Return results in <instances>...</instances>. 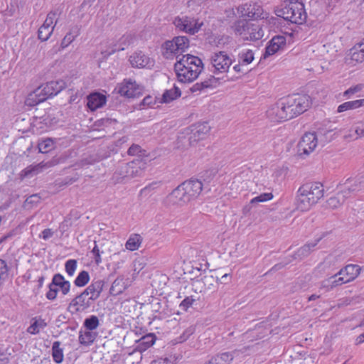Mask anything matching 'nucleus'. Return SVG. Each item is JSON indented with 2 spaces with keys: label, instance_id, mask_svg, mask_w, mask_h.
I'll use <instances>...</instances> for the list:
<instances>
[{
  "label": "nucleus",
  "instance_id": "64",
  "mask_svg": "<svg viewBox=\"0 0 364 364\" xmlns=\"http://www.w3.org/2000/svg\"><path fill=\"white\" fill-rule=\"evenodd\" d=\"M154 103H155L154 99L151 96H150V95H148V96L145 97L143 99L142 102H141V104L144 106H145V105L150 106V105H153Z\"/></svg>",
  "mask_w": 364,
  "mask_h": 364
},
{
  "label": "nucleus",
  "instance_id": "13",
  "mask_svg": "<svg viewBox=\"0 0 364 364\" xmlns=\"http://www.w3.org/2000/svg\"><path fill=\"white\" fill-rule=\"evenodd\" d=\"M318 144L317 136L314 132L304 134L297 144V154L305 157L311 153Z\"/></svg>",
  "mask_w": 364,
  "mask_h": 364
},
{
  "label": "nucleus",
  "instance_id": "12",
  "mask_svg": "<svg viewBox=\"0 0 364 364\" xmlns=\"http://www.w3.org/2000/svg\"><path fill=\"white\" fill-rule=\"evenodd\" d=\"M189 47V39L186 36H176L171 41H167L164 43L166 54L177 55L176 58L179 59L181 54L184 53Z\"/></svg>",
  "mask_w": 364,
  "mask_h": 364
},
{
  "label": "nucleus",
  "instance_id": "52",
  "mask_svg": "<svg viewBox=\"0 0 364 364\" xmlns=\"http://www.w3.org/2000/svg\"><path fill=\"white\" fill-rule=\"evenodd\" d=\"M351 60L357 63L364 61V54L361 51L355 50V46L351 50Z\"/></svg>",
  "mask_w": 364,
  "mask_h": 364
},
{
  "label": "nucleus",
  "instance_id": "59",
  "mask_svg": "<svg viewBox=\"0 0 364 364\" xmlns=\"http://www.w3.org/2000/svg\"><path fill=\"white\" fill-rule=\"evenodd\" d=\"M292 261V259H288L287 261H284V262H282L280 263H278V264H276L275 265H274L271 269L269 270V272H276V271H278L281 269H282L284 267H285L287 264H289V262H291Z\"/></svg>",
  "mask_w": 364,
  "mask_h": 364
},
{
  "label": "nucleus",
  "instance_id": "11",
  "mask_svg": "<svg viewBox=\"0 0 364 364\" xmlns=\"http://www.w3.org/2000/svg\"><path fill=\"white\" fill-rule=\"evenodd\" d=\"M240 16L251 19L267 18V13H264L262 7L257 3H245L237 8Z\"/></svg>",
  "mask_w": 364,
  "mask_h": 364
},
{
  "label": "nucleus",
  "instance_id": "27",
  "mask_svg": "<svg viewBox=\"0 0 364 364\" xmlns=\"http://www.w3.org/2000/svg\"><path fill=\"white\" fill-rule=\"evenodd\" d=\"M348 198H349L345 192L340 188V191L336 195L326 200V205L331 209H336L341 207Z\"/></svg>",
  "mask_w": 364,
  "mask_h": 364
},
{
  "label": "nucleus",
  "instance_id": "61",
  "mask_svg": "<svg viewBox=\"0 0 364 364\" xmlns=\"http://www.w3.org/2000/svg\"><path fill=\"white\" fill-rule=\"evenodd\" d=\"M124 50V47H120V46L117 47V45H114V47L112 48L111 50L102 51V53L106 56V55H109L116 51H119V50Z\"/></svg>",
  "mask_w": 364,
  "mask_h": 364
},
{
  "label": "nucleus",
  "instance_id": "43",
  "mask_svg": "<svg viewBox=\"0 0 364 364\" xmlns=\"http://www.w3.org/2000/svg\"><path fill=\"white\" fill-rule=\"evenodd\" d=\"M100 325V321L97 316L92 315L86 318L83 322V326L86 330L93 331L97 328Z\"/></svg>",
  "mask_w": 364,
  "mask_h": 364
},
{
  "label": "nucleus",
  "instance_id": "16",
  "mask_svg": "<svg viewBox=\"0 0 364 364\" xmlns=\"http://www.w3.org/2000/svg\"><path fill=\"white\" fill-rule=\"evenodd\" d=\"M88 296L83 290L70 301L68 311L72 314H77L88 309L93 304V301L90 300Z\"/></svg>",
  "mask_w": 364,
  "mask_h": 364
},
{
  "label": "nucleus",
  "instance_id": "31",
  "mask_svg": "<svg viewBox=\"0 0 364 364\" xmlns=\"http://www.w3.org/2000/svg\"><path fill=\"white\" fill-rule=\"evenodd\" d=\"M46 326L47 323L44 319L41 317H34L31 321V325L27 328V332L31 334L36 335L38 334L41 330L46 328Z\"/></svg>",
  "mask_w": 364,
  "mask_h": 364
},
{
  "label": "nucleus",
  "instance_id": "36",
  "mask_svg": "<svg viewBox=\"0 0 364 364\" xmlns=\"http://www.w3.org/2000/svg\"><path fill=\"white\" fill-rule=\"evenodd\" d=\"M142 242V237L139 234L132 235L125 244V247L130 251L139 249Z\"/></svg>",
  "mask_w": 364,
  "mask_h": 364
},
{
  "label": "nucleus",
  "instance_id": "17",
  "mask_svg": "<svg viewBox=\"0 0 364 364\" xmlns=\"http://www.w3.org/2000/svg\"><path fill=\"white\" fill-rule=\"evenodd\" d=\"M210 63L214 68V73H226L232 63V60L225 52L220 51L212 55Z\"/></svg>",
  "mask_w": 364,
  "mask_h": 364
},
{
  "label": "nucleus",
  "instance_id": "9",
  "mask_svg": "<svg viewBox=\"0 0 364 364\" xmlns=\"http://www.w3.org/2000/svg\"><path fill=\"white\" fill-rule=\"evenodd\" d=\"M287 108L291 109L293 118L304 113L309 107V97L306 95L296 94L284 98Z\"/></svg>",
  "mask_w": 364,
  "mask_h": 364
},
{
  "label": "nucleus",
  "instance_id": "38",
  "mask_svg": "<svg viewBox=\"0 0 364 364\" xmlns=\"http://www.w3.org/2000/svg\"><path fill=\"white\" fill-rule=\"evenodd\" d=\"M254 58V53L250 49L243 50L238 54V62L245 65H247L251 63Z\"/></svg>",
  "mask_w": 364,
  "mask_h": 364
},
{
  "label": "nucleus",
  "instance_id": "22",
  "mask_svg": "<svg viewBox=\"0 0 364 364\" xmlns=\"http://www.w3.org/2000/svg\"><path fill=\"white\" fill-rule=\"evenodd\" d=\"M105 284V282L103 279H93L84 291L90 295V299L95 301L100 296Z\"/></svg>",
  "mask_w": 364,
  "mask_h": 364
},
{
  "label": "nucleus",
  "instance_id": "7",
  "mask_svg": "<svg viewBox=\"0 0 364 364\" xmlns=\"http://www.w3.org/2000/svg\"><path fill=\"white\" fill-rule=\"evenodd\" d=\"M361 267L357 264H348L341 269L337 274L331 277L326 282L331 288L354 280L360 273Z\"/></svg>",
  "mask_w": 364,
  "mask_h": 364
},
{
  "label": "nucleus",
  "instance_id": "30",
  "mask_svg": "<svg viewBox=\"0 0 364 364\" xmlns=\"http://www.w3.org/2000/svg\"><path fill=\"white\" fill-rule=\"evenodd\" d=\"M234 358L231 352H225L212 357L206 364H230Z\"/></svg>",
  "mask_w": 364,
  "mask_h": 364
},
{
  "label": "nucleus",
  "instance_id": "21",
  "mask_svg": "<svg viewBox=\"0 0 364 364\" xmlns=\"http://www.w3.org/2000/svg\"><path fill=\"white\" fill-rule=\"evenodd\" d=\"M286 46V38L284 36H276L268 43L265 48V52L262 55V58L265 59L270 55H274L280 49Z\"/></svg>",
  "mask_w": 364,
  "mask_h": 364
},
{
  "label": "nucleus",
  "instance_id": "15",
  "mask_svg": "<svg viewBox=\"0 0 364 364\" xmlns=\"http://www.w3.org/2000/svg\"><path fill=\"white\" fill-rule=\"evenodd\" d=\"M338 186L348 198L355 196L364 189V173L358 175L354 178H349L344 183H340Z\"/></svg>",
  "mask_w": 364,
  "mask_h": 364
},
{
  "label": "nucleus",
  "instance_id": "47",
  "mask_svg": "<svg viewBox=\"0 0 364 364\" xmlns=\"http://www.w3.org/2000/svg\"><path fill=\"white\" fill-rule=\"evenodd\" d=\"M41 200V197L38 194H33L24 200V208H32L36 205Z\"/></svg>",
  "mask_w": 364,
  "mask_h": 364
},
{
  "label": "nucleus",
  "instance_id": "29",
  "mask_svg": "<svg viewBox=\"0 0 364 364\" xmlns=\"http://www.w3.org/2000/svg\"><path fill=\"white\" fill-rule=\"evenodd\" d=\"M155 336L153 333H149L142 336L137 341V346L135 350L139 352H144L151 347L155 343Z\"/></svg>",
  "mask_w": 364,
  "mask_h": 364
},
{
  "label": "nucleus",
  "instance_id": "5",
  "mask_svg": "<svg viewBox=\"0 0 364 364\" xmlns=\"http://www.w3.org/2000/svg\"><path fill=\"white\" fill-rule=\"evenodd\" d=\"M232 28L235 34L245 41H257L264 36V31L259 24L249 22L246 19L236 21Z\"/></svg>",
  "mask_w": 364,
  "mask_h": 364
},
{
  "label": "nucleus",
  "instance_id": "20",
  "mask_svg": "<svg viewBox=\"0 0 364 364\" xmlns=\"http://www.w3.org/2000/svg\"><path fill=\"white\" fill-rule=\"evenodd\" d=\"M142 89L131 79L124 80L118 87V93L128 98L136 97L141 94Z\"/></svg>",
  "mask_w": 364,
  "mask_h": 364
},
{
  "label": "nucleus",
  "instance_id": "35",
  "mask_svg": "<svg viewBox=\"0 0 364 364\" xmlns=\"http://www.w3.org/2000/svg\"><path fill=\"white\" fill-rule=\"evenodd\" d=\"M54 165L53 161H48L46 163L41 162L38 165L31 167L28 166L26 169H24V178L28 177V176H33L37 174L42 168H50Z\"/></svg>",
  "mask_w": 364,
  "mask_h": 364
},
{
  "label": "nucleus",
  "instance_id": "48",
  "mask_svg": "<svg viewBox=\"0 0 364 364\" xmlns=\"http://www.w3.org/2000/svg\"><path fill=\"white\" fill-rule=\"evenodd\" d=\"M255 346H247L240 349H235L231 352L232 354L235 355V358L240 356V355H250L252 352H254Z\"/></svg>",
  "mask_w": 364,
  "mask_h": 364
},
{
  "label": "nucleus",
  "instance_id": "24",
  "mask_svg": "<svg viewBox=\"0 0 364 364\" xmlns=\"http://www.w3.org/2000/svg\"><path fill=\"white\" fill-rule=\"evenodd\" d=\"M129 286V279L120 275L113 282L109 289V294L117 296L122 294Z\"/></svg>",
  "mask_w": 364,
  "mask_h": 364
},
{
  "label": "nucleus",
  "instance_id": "56",
  "mask_svg": "<svg viewBox=\"0 0 364 364\" xmlns=\"http://www.w3.org/2000/svg\"><path fill=\"white\" fill-rule=\"evenodd\" d=\"M363 85H357L354 87H351L347 90L345 91L343 95L344 96H349L350 95H353L354 93L360 92L363 89Z\"/></svg>",
  "mask_w": 364,
  "mask_h": 364
},
{
  "label": "nucleus",
  "instance_id": "42",
  "mask_svg": "<svg viewBox=\"0 0 364 364\" xmlns=\"http://www.w3.org/2000/svg\"><path fill=\"white\" fill-rule=\"evenodd\" d=\"M60 343L55 341L52 346V355L53 360L57 363H60L63 360V349L60 348Z\"/></svg>",
  "mask_w": 364,
  "mask_h": 364
},
{
  "label": "nucleus",
  "instance_id": "6",
  "mask_svg": "<svg viewBox=\"0 0 364 364\" xmlns=\"http://www.w3.org/2000/svg\"><path fill=\"white\" fill-rule=\"evenodd\" d=\"M173 23L176 28L190 35L197 33L203 26V21L192 15L181 14L174 18Z\"/></svg>",
  "mask_w": 364,
  "mask_h": 364
},
{
  "label": "nucleus",
  "instance_id": "63",
  "mask_svg": "<svg viewBox=\"0 0 364 364\" xmlns=\"http://www.w3.org/2000/svg\"><path fill=\"white\" fill-rule=\"evenodd\" d=\"M53 233L54 232H53V231H52L51 229L47 228V229H45L42 232L41 236L43 240H46L49 239L50 237H51L53 235Z\"/></svg>",
  "mask_w": 364,
  "mask_h": 364
},
{
  "label": "nucleus",
  "instance_id": "41",
  "mask_svg": "<svg viewBox=\"0 0 364 364\" xmlns=\"http://www.w3.org/2000/svg\"><path fill=\"white\" fill-rule=\"evenodd\" d=\"M215 82V78L211 77L210 78L205 80L201 82H197L192 86L191 91L192 92H200L205 88H209L213 86V83Z\"/></svg>",
  "mask_w": 364,
  "mask_h": 364
},
{
  "label": "nucleus",
  "instance_id": "4",
  "mask_svg": "<svg viewBox=\"0 0 364 364\" xmlns=\"http://www.w3.org/2000/svg\"><path fill=\"white\" fill-rule=\"evenodd\" d=\"M280 1L281 4L274 9V13L278 17L296 24H302L306 22L307 15L301 1L298 0H280Z\"/></svg>",
  "mask_w": 364,
  "mask_h": 364
},
{
  "label": "nucleus",
  "instance_id": "10",
  "mask_svg": "<svg viewBox=\"0 0 364 364\" xmlns=\"http://www.w3.org/2000/svg\"><path fill=\"white\" fill-rule=\"evenodd\" d=\"M291 111V109L287 108L284 99H282L269 108L267 111V115L274 122L286 121L293 118Z\"/></svg>",
  "mask_w": 364,
  "mask_h": 364
},
{
  "label": "nucleus",
  "instance_id": "26",
  "mask_svg": "<svg viewBox=\"0 0 364 364\" xmlns=\"http://www.w3.org/2000/svg\"><path fill=\"white\" fill-rule=\"evenodd\" d=\"M210 130V127L208 122H203L195 125L192 129L191 141H199L205 138Z\"/></svg>",
  "mask_w": 364,
  "mask_h": 364
},
{
  "label": "nucleus",
  "instance_id": "32",
  "mask_svg": "<svg viewBox=\"0 0 364 364\" xmlns=\"http://www.w3.org/2000/svg\"><path fill=\"white\" fill-rule=\"evenodd\" d=\"M97 333L92 331L86 330L82 331V330L79 333V342L81 345L88 346L91 345L95 340Z\"/></svg>",
  "mask_w": 364,
  "mask_h": 364
},
{
  "label": "nucleus",
  "instance_id": "33",
  "mask_svg": "<svg viewBox=\"0 0 364 364\" xmlns=\"http://www.w3.org/2000/svg\"><path fill=\"white\" fill-rule=\"evenodd\" d=\"M80 27L75 25L70 28L69 32L65 35L61 42L63 47H67L75 38L80 35Z\"/></svg>",
  "mask_w": 364,
  "mask_h": 364
},
{
  "label": "nucleus",
  "instance_id": "34",
  "mask_svg": "<svg viewBox=\"0 0 364 364\" xmlns=\"http://www.w3.org/2000/svg\"><path fill=\"white\" fill-rule=\"evenodd\" d=\"M364 106V99L346 102L338 107L337 112L341 113L347 110L354 109Z\"/></svg>",
  "mask_w": 364,
  "mask_h": 364
},
{
  "label": "nucleus",
  "instance_id": "55",
  "mask_svg": "<svg viewBox=\"0 0 364 364\" xmlns=\"http://www.w3.org/2000/svg\"><path fill=\"white\" fill-rule=\"evenodd\" d=\"M53 286V285H51V283L48 285L49 290L46 294V298L48 300H51V301L56 299L58 291H59L58 289H52Z\"/></svg>",
  "mask_w": 364,
  "mask_h": 364
},
{
  "label": "nucleus",
  "instance_id": "23",
  "mask_svg": "<svg viewBox=\"0 0 364 364\" xmlns=\"http://www.w3.org/2000/svg\"><path fill=\"white\" fill-rule=\"evenodd\" d=\"M105 103L106 97L102 94L94 92L87 97V105L92 111H95L98 108L103 107Z\"/></svg>",
  "mask_w": 364,
  "mask_h": 364
},
{
  "label": "nucleus",
  "instance_id": "54",
  "mask_svg": "<svg viewBox=\"0 0 364 364\" xmlns=\"http://www.w3.org/2000/svg\"><path fill=\"white\" fill-rule=\"evenodd\" d=\"M194 332V328L191 326L185 330L183 333L179 337L178 342L182 343L186 341L191 335H192Z\"/></svg>",
  "mask_w": 364,
  "mask_h": 364
},
{
  "label": "nucleus",
  "instance_id": "18",
  "mask_svg": "<svg viewBox=\"0 0 364 364\" xmlns=\"http://www.w3.org/2000/svg\"><path fill=\"white\" fill-rule=\"evenodd\" d=\"M129 61L133 68L151 69L154 65V60L141 50L132 53Z\"/></svg>",
  "mask_w": 364,
  "mask_h": 364
},
{
  "label": "nucleus",
  "instance_id": "51",
  "mask_svg": "<svg viewBox=\"0 0 364 364\" xmlns=\"http://www.w3.org/2000/svg\"><path fill=\"white\" fill-rule=\"evenodd\" d=\"M196 301L193 296L186 297L180 304V308L183 311H187Z\"/></svg>",
  "mask_w": 364,
  "mask_h": 364
},
{
  "label": "nucleus",
  "instance_id": "60",
  "mask_svg": "<svg viewBox=\"0 0 364 364\" xmlns=\"http://www.w3.org/2000/svg\"><path fill=\"white\" fill-rule=\"evenodd\" d=\"M245 65L240 63L233 66V70L237 73H246L247 70L245 68Z\"/></svg>",
  "mask_w": 364,
  "mask_h": 364
},
{
  "label": "nucleus",
  "instance_id": "2",
  "mask_svg": "<svg viewBox=\"0 0 364 364\" xmlns=\"http://www.w3.org/2000/svg\"><path fill=\"white\" fill-rule=\"evenodd\" d=\"M323 184L318 182L307 183L298 190L296 206L301 211H307L323 197Z\"/></svg>",
  "mask_w": 364,
  "mask_h": 364
},
{
  "label": "nucleus",
  "instance_id": "49",
  "mask_svg": "<svg viewBox=\"0 0 364 364\" xmlns=\"http://www.w3.org/2000/svg\"><path fill=\"white\" fill-rule=\"evenodd\" d=\"M65 267L68 275L73 276L77 267V261L75 259L68 260L65 262Z\"/></svg>",
  "mask_w": 364,
  "mask_h": 364
},
{
  "label": "nucleus",
  "instance_id": "50",
  "mask_svg": "<svg viewBox=\"0 0 364 364\" xmlns=\"http://www.w3.org/2000/svg\"><path fill=\"white\" fill-rule=\"evenodd\" d=\"M355 136L350 135V137H353L355 139L364 136V122H360L356 124L355 127Z\"/></svg>",
  "mask_w": 364,
  "mask_h": 364
},
{
  "label": "nucleus",
  "instance_id": "25",
  "mask_svg": "<svg viewBox=\"0 0 364 364\" xmlns=\"http://www.w3.org/2000/svg\"><path fill=\"white\" fill-rule=\"evenodd\" d=\"M321 238L316 240L314 242H308L304 246L301 247L298 250L291 256L293 259L301 260L309 256L312 251L314 250L315 247L320 241Z\"/></svg>",
  "mask_w": 364,
  "mask_h": 364
},
{
  "label": "nucleus",
  "instance_id": "62",
  "mask_svg": "<svg viewBox=\"0 0 364 364\" xmlns=\"http://www.w3.org/2000/svg\"><path fill=\"white\" fill-rule=\"evenodd\" d=\"M217 281L220 284H228L231 281V275L225 274L220 278H217Z\"/></svg>",
  "mask_w": 364,
  "mask_h": 364
},
{
  "label": "nucleus",
  "instance_id": "14",
  "mask_svg": "<svg viewBox=\"0 0 364 364\" xmlns=\"http://www.w3.org/2000/svg\"><path fill=\"white\" fill-rule=\"evenodd\" d=\"M59 16L60 13L58 11L48 13L44 23L38 31V37L40 40L46 41L50 37Z\"/></svg>",
  "mask_w": 364,
  "mask_h": 364
},
{
  "label": "nucleus",
  "instance_id": "1",
  "mask_svg": "<svg viewBox=\"0 0 364 364\" xmlns=\"http://www.w3.org/2000/svg\"><path fill=\"white\" fill-rule=\"evenodd\" d=\"M203 69L202 60L197 56L187 54L183 55L174 65L178 81L191 82L195 80Z\"/></svg>",
  "mask_w": 364,
  "mask_h": 364
},
{
  "label": "nucleus",
  "instance_id": "19",
  "mask_svg": "<svg viewBox=\"0 0 364 364\" xmlns=\"http://www.w3.org/2000/svg\"><path fill=\"white\" fill-rule=\"evenodd\" d=\"M65 87L63 81H50L46 85L37 87V93H41L43 97L41 99H47L52 97L59 93Z\"/></svg>",
  "mask_w": 364,
  "mask_h": 364
},
{
  "label": "nucleus",
  "instance_id": "45",
  "mask_svg": "<svg viewBox=\"0 0 364 364\" xmlns=\"http://www.w3.org/2000/svg\"><path fill=\"white\" fill-rule=\"evenodd\" d=\"M273 198V194L272 193H264L260 194L259 196H257L255 198H253L250 200L251 205H256L259 203H263L267 202Z\"/></svg>",
  "mask_w": 364,
  "mask_h": 364
},
{
  "label": "nucleus",
  "instance_id": "44",
  "mask_svg": "<svg viewBox=\"0 0 364 364\" xmlns=\"http://www.w3.org/2000/svg\"><path fill=\"white\" fill-rule=\"evenodd\" d=\"M90 281V275L87 271H81L74 281L75 286L78 287H85Z\"/></svg>",
  "mask_w": 364,
  "mask_h": 364
},
{
  "label": "nucleus",
  "instance_id": "53",
  "mask_svg": "<svg viewBox=\"0 0 364 364\" xmlns=\"http://www.w3.org/2000/svg\"><path fill=\"white\" fill-rule=\"evenodd\" d=\"M176 359L171 358H159L151 362L150 364H176Z\"/></svg>",
  "mask_w": 364,
  "mask_h": 364
},
{
  "label": "nucleus",
  "instance_id": "40",
  "mask_svg": "<svg viewBox=\"0 0 364 364\" xmlns=\"http://www.w3.org/2000/svg\"><path fill=\"white\" fill-rule=\"evenodd\" d=\"M54 148V143L50 138H46L38 142L36 146L38 153H48Z\"/></svg>",
  "mask_w": 364,
  "mask_h": 364
},
{
  "label": "nucleus",
  "instance_id": "37",
  "mask_svg": "<svg viewBox=\"0 0 364 364\" xmlns=\"http://www.w3.org/2000/svg\"><path fill=\"white\" fill-rule=\"evenodd\" d=\"M43 97L41 93H37V88L33 90L32 92L29 93L26 100L24 101V104L26 105L32 107L36 105L41 102L45 101V99H41Z\"/></svg>",
  "mask_w": 364,
  "mask_h": 364
},
{
  "label": "nucleus",
  "instance_id": "28",
  "mask_svg": "<svg viewBox=\"0 0 364 364\" xmlns=\"http://www.w3.org/2000/svg\"><path fill=\"white\" fill-rule=\"evenodd\" d=\"M51 285L58 287L63 295H66L70 290V283L69 281L65 279L64 277L60 274H54Z\"/></svg>",
  "mask_w": 364,
  "mask_h": 364
},
{
  "label": "nucleus",
  "instance_id": "3",
  "mask_svg": "<svg viewBox=\"0 0 364 364\" xmlns=\"http://www.w3.org/2000/svg\"><path fill=\"white\" fill-rule=\"evenodd\" d=\"M203 183L198 179H190L178 186L168 196L172 204L183 205L198 197Z\"/></svg>",
  "mask_w": 364,
  "mask_h": 364
},
{
  "label": "nucleus",
  "instance_id": "39",
  "mask_svg": "<svg viewBox=\"0 0 364 364\" xmlns=\"http://www.w3.org/2000/svg\"><path fill=\"white\" fill-rule=\"evenodd\" d=\"M181 90L178 87L174 86L173 89L167 90L162 95L163 102L168 103L181 96Z\"/></svg>",
  "mask_w": 364,
  "mask_h": 364
},
{
  "label": "nucleus",
  "instance_id": "58",
  "mask_svg": "<svg viewBox=\"0 0 364 364\" xmlns=\"http://www.w3.org/2000/svg\"><path fill=\"white\" fill-rule=\"evenodd\" d=\"M92 252L95 256V261L96 264H100L102 262V259H101V256H100V250L96 243L92 250Z\"/></svg>",
  "mask_w": 364,
  "mask_h": 364
},
{
  "label": "nucleus",
  "instance_id": "57",
  "mask_svg": "<svg viewBox=\"0 0 364 364\" xmlns=\"http://www.w3.org/2000/svg\"><path fill=\"white\" fill-rule=\"evenodd\" d=\"M141 151V146L137 144H132L128 149L127 153L129 155H137Z\"/></svg>",
  "mask_w": 364,
  "mask_h": 364
},
{
  "label": "nucleus",
  "instance_id": "8",
  "mask_svg": "<svg viewBox=\"0 0 364 364\" xmlns=\"http://www.w3.org/2000/svg\"><path fill=\"white\" fill-rule=\"evenodd\" d=\"M146 162L136 159L127 164H122L114 173L122 179H131L141 176L146 168Z\"/></svg>",
  "mask_w": 364,
  "mask_h": 364
},
{
  "label": "nucleus",
  "instance_id": "46",
  "mask_svg": "<svg viewBox=\"0 0 364 364\" xmlns=\"http://www.w3.org/2000/svg\"><path fill=\"white\" fill-rule=\"evenodd\" d=\"M9 276V268L6 262L0 259V286L3 284L4 281Z\"/></svg>",
  "mask_w": 364,
  "mask_h": 364
}]
</instances>
